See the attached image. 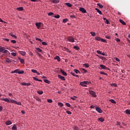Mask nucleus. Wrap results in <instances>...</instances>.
Here are the masks:
<instances>
[{
	"mask_svg": "<svg viewBox=\"0 0 130 130\" xmlns=\"http://www.w3.org/2000/svg\"><path fill=\"white\" fill-rule=\"evenodd\" d=\"M0 53H10V52L5 49V47L0 46Z\"/></svg>",
	"mask_w": 130,
	"mask_h": 130,
	"instance_id": "nucleus-1",
	"label": "nucleus"
},
{
	"mask_svg": "<svg viewBox=\"0 0 130 130\" xmlns=\"http://www.w3.org/2000/svg\"><path fill=\"white\" fill-rule=\"evenodd\" d=\"M95 40H97L98 41H101L102 42H104L105 43H107V41H106V40H104V39L100 38V37H95Z\"/></svg>",
	"mask_w": 130,
	"mask_h": 130,
	"instance_id": "nucleus-2",
	"label": "nucleus"
},
{
	"mask_svg": "<svg viewBox=\"0 0 130 130\" xmlns=\"http://www.w3.org/2000/svg\"><path fill=\"white\" fill-rule=\"evenodd\" d=\"M88 84H89V82L87 81H84L80 83L81 86H83V87H87L86 85H88Z\"/></svg>",
	"mask_w": 130,
	"mask_h": 130,
	"instance_id": "nucleus-3",
	"label": "nucleus"
},
{
	"mask_svg": "<svg viewBox=\"0 0 130 130\" xmlns=\"http://www.w3.org/2000/svg\"><path fill=\"white\" fill-rule=\"evenodd\" d=\"M67 40H68L69 42H75V40L74 39V38L71 36L68 37Z\"/></svg>",
	"mask_w": 130,
	"mask_h": 130,
	"instance_id": "nucleus-4",
	"label": "nucleus"
},
{
	"mask_svg": "<svg viewBox=\"0 0 130 130\" xmlns=\"http://www.w3.org/2000/svg\"><path fill=\"white\" fill-rule=\"evenodd\" d=\"M11 102L12 103H14V104H17V105H22L21 102H17L15 100H11Z\"/></svg>",
	"mask_w": 130,
	"mask_h": 130,
	"instance_id": "nucleus-5",
	"label": "nucleus"
},
{
	"mask_svg": "<svg viewBox=\"0 0 130 130\" xmlns=\"http://www.w3.org/2000/svg\"><path fill=\"white\" fill-rule=\"evenodd\" d=\"M100 66L102 70H109V68H108V67H106V66L103 64H100Z\"/></svg>",
	"mask_w": 130,
	"mask_h": 130,
	"instance_id": "nucleus-6",
	"label": "nucleus"
},
{
	"mask_svg": "<svg viewBox=\"0 0 130 130\" xmlns=\"http://www.w3.org/2000/svg\"><path fill=\"white\" fill-rule=\"evenodd\" d=\"M58 78H59V79L60 80H62V81H66V78H64V77L60 75H58Z\"/></svg>",
	"mask_w": 130,
	"mask_h": 130,
	"instance_id": "nucleus-7",
	"label": "nucleus"
},
{
	"mask_svg": "<svg viewBox=\"0 0 130 130\" xmlns=\"http://www.w3.org/2000/svg\"><path fill=\"white\" fill-rule=\"evenodd\" d=\"M95 110L99 112V113H102V110L99 107H95Z\"/></svg>",
	"mask_w": 130,
	"mask_h": 130,
	"instance_id": "nucleus-8",
	"label": "nucleus"
},
{
	"mask_svg": "<svg viewBox=\"0 0 130 130\" xmlns=\"http://www.w3.org/2000/svg\"><path fill=\"white\" fill-rule=\"evenodd\" d=\"M60 72L61 73L62 75L65 76V77H66V76H68L67 72H64V71L62 70V69H60Z\"/></svg>",
	"mask_w": 130,
	"mask_h": 130,
	"instance_id": "nucleus-9",
	"label": "nucleus"
},
{
	"mask_svg": "<svg viewBox=\"0 0 130 130\" xmlns=\"http://www.w3.org/2000/svg\"><path fill=\"white\" fill-rule=\"evenodd\" d=\"M1 100H2V101H5V102H11V101L12 100L11 99H1Z\"/></svg>",
	"mask_w": 130,
	"mask_h": 130,
	"instance_id": "nucleus-10",
	"label": "nucleus"
},
{
	"mask_svg": "<svg viewBox=\"0 0 130 130\" xmlns=\"http://www.w3.org/2000/svg\"><path fill=\"white\" fill-rule=\"evenodd\" d=\"M89 92L92 95V97H96V94H95V92L92 90H89Z\"/></svg>",
	"mask_w": 130,
	"mask_h": 130,
	"instance_id": "nucleus-11",
	"label": "nucleus"
},
{
	"mask_svg": "<svg viewBox=\"0 0 130 130\" xmlns=\"http://www.w3.org/2000/svg\"><path fill=\"white\" fill-rule=\"evenodd\" d=\"M79 10H80V12H82V13H83L84 14L87 13V11L83 8L81 7V8H80Z\"/></svg>",
	"mask_w": 130,
	"mask_h": 130,
	"instance_id": "nucleus-12",
	"label": "nucleus"
},
{
	"mask_svg": "<svg viewBox=\"0 0 130 130\" xmlns=\"http://www.w3.org/2000/svg\"><path fill=\"white\" fill-rule=\"evenodd\" d=\"M36 26H37L38 29H39L41 27V23H36Z\"/></svg>",
	"mask_w": 130,
	"mask_h": 130,
	"instance_id": "nucleus-13",
	"label": "nucleus"
},
{
	"mask_svg": "<svg viewBox=\"0 0 130 130\" xmlns=\"http://www.w3.org/2000/svg\"><path fill=\"white\" fill-rule=\"evenodd\" d=\"M18 52L21 54V55H26V52L23 51H19Z\"/></svg>",
	"mask_w": 130,
	"mask_h": 130,
	"instance_id": "nucleus-14",
	"label": "nucleus"
},
{
	"mask_svg": "<svg viewBox=\"0 0 130 130\" xmlns=\"http://www.w3.org/2000/svg\"><path fill=\"white\" fill-rule=\"evenodd\" d=\"M54 59H57L58 61H60V58L59 57V56H56L54 58Z\"/></svg>",
	"mask_w": 130,
	"mask_h": 130,
	"instance_id": "nucleus-15",
	"label": "nucleus"
},
{
	"mask_svg": "<svg viewBox=\"0 0 130 130\" xmlns=\"http://www.w3.org/2000/svg\"><path fill=\"white\" fill-rule=\"evenodd\" d=\"M119 22L120 23H121V24H122V25H126V23H125V22H124L123 20H122V19H119Z\"/></svg>",
	"mask_w": 130,
	"mask_h": 130,
	"instance_id": "nucleus-16",
	"label": "nucleus"
},
{
	"mask_svg": "<svg viewBox=\"0 0 130 130\" xmlns=\"http://www.w3.org/2000/svg\"><path fill=\"white\" fill-rule=\"evenodd\" d=\"M95 11H96V12L99 13V14H100V15H102V12H101V11L98 9V8H95Z\"/></svg>",
	"mask_w": 130,
	"mask_h": 130,
	"instance_id": "nucleus-17",
	"label": "nucleus"
},
{
	"mask_svg": "<svg viewBox=\"0 0 130 130\" xmlns=\"http://www.w3.org/2000/svg\"><path fill=\"white\" fill-rule=\"evenodd\" d=\"M12 121H7L6 122V124L7 125H10V124H12Z\"/></svg>",
	"mask_w": 130,
	"mask_h": 130,
	"instance_id": "nucleus-18",
	"label": "nucleus"
},
{
	"mask_svg": "<svg viewBox=\"0 0 130 130\" xmlns=\"http://www.w3.org/2000/svg\"><path fill=\"white\" fill-rule=\"evenodd\" d=\"M66 5L67 6V7H69V8H72V4L70 3H66Z\"/></svg>",
	"mask_w": 130,
	"mask_h": 130,
	"instance_id": "nucleus-19",
	"label": "nucleus"
},
{
	"mask_svg": "<svg viewBox=\"0 0 130 130\" xmlns=\"http://www.w3.org/2000/svg\"><path fill=\"white\" fill-rule=\"evenodd\" d=\"M52 2L54 4H58V3H59V0H52Z\"/></svg>",
	"mask_w": 130,
	"mask_h": 130,
	"instance_id": "nucleus-20",
	"label": "nucleus"
},
{
	"mask_svg": "<svg viewBox=\"0 0 130 130\" xmlns=\"http://www.w3.org/2000/svg\"><path fill=\"white\" fill-rule=\"evenodd\" d=\"M109 101H110V102H111V103H114V104H116V102L113 99L109 100Z\"/></svg>",
	"mask_w": 130,
	"mask_h": 130,
	"instance_id": "nucleus-21",
	"label": "nucleus"
},
{
	"mask_svg": "<svg viewBox=\"0 0 130 130\" xmlns=\"http://www.w3.org/2000/svg\"><path fill=\"white\" fill-rule=\"evenodd\" d=\"M80 71L82 72V73H87V70L83 68H81Z\"/></svg>",
	"mask_w": 130,
	"mask_h": 130,
	"instance_id": "nucleus-22",
	"label": "nucleus"
},
{
	"mask_svg": "<svg viewBox=\"0 0 130 130\" xmlns=\"http://www.w3.org/2000/svg\"><path fill=\"white\" fill-rule=\"evenodd\" d=\"M90 34L93 37H94V36H96V33L95 32L91 31Z\"/></svg>",
	"mask_w": 130,
	"mask_h": 130,
	"instance_id": "nucleus-23",
	"label": "nucleus"
},
{
	"mask_svg": "<svg viewBox=\"0 0 130 130\" xmlns=\"http://www.w3.org/2000/svg\"><path fill=\"white\" fill-rule=\"evenodd\" d=\"M12 130H17V125H14L12 127Z\"/></svg>",
	"mask_w": 130,
	"mask_h": 130,
	"instance_id": "nucleus-24",
	"label": "nucleus"
},
{
	"mask_svg": "<svg viewBox=\"0 0 130 130\" xmlns=\"http://www.w3.org/2000/svg\"><path fill=\"white\" fill-rule=\"evenodd\" d=\"M98 120H99L101 122H103V121H104L105 120L103 118H100L98 119Z\"/></svg>",
	"mask_w": 130,
	"mask_h": 130,
	"instance_id": "nucleus-25",
	"label": "nucleus"
},
{
	"mask_svg": "<svg viewBox=\"0 0 130 130\" xmlns=\"http://www.w3.org/2000/svg\"><path fill=\"white\" fill-rule=\"evenodd\" d=\"M74 49H76V50H79L80 49V48L78 46H74L73 47Z\"/></svg>",
	"mask_w": 130,
	"mask_h": 130,
	"instance_id": "nucleus-26",
	"label": "nucleus"
},
{
	"mask_svg": "<svg viewBox=\"0 0 130 130\" xmlns=\"http://www.w3.org/2000/svg\"><path fill=\"white\" fill-rule=\"evenodd\" d=\"M18 60H20L21 63H24V60L21 59L20 57H18Z\"/></svg>",
	"mask_w": 130,
	"mask_h": 130,
	"instance_id": "nucleus-27",
	"label": "nucleus"
},
{
	"mask_svg": "<svg viewBox=\"0 0 130 130\" xmlns=\"http://www.w3.org/2000/svg\"><path fill=\"white\" fill-rule=\"evenodd\" d=\"M97 6H98V7H99V8H100V9H103V6L101 5V4H100V3H98L97 4Z\"/></svg>",
	"mask_w": 130,
	"mask_h": 130,
	"instance_id": "nucleus-28",
	"label": "nucleus"
},
{
	"mask_svg": "<svg viewBox=\"0 0 130 130\" xmlns=\"http://www.w3.org/2000/svg\"><path fill=\"white\" fill-rule=\"evenodd\" d=\"M44 82L45 83H47V84H50V81L47 79H44Z\"/></svg>",
	"mask_w": 130,
	"mask_h": 130,
	"instance_id": "nucleus-29",
	"label": "nucleus"
},
{
	"mask_svg": "<svg viewBox=\"0 0 130 130\" xmlns=\"http://www.w3.org/2000/svg\"><path fill=\"white\" fill-rule=\"evenodd\" d=\"M105 38H107V39H111V37L108 35H106Z\"/></svg>",
	"mask_w": 130,
	"mask_h": 130,
	"instance_id": "nucleus-30",
	"label": "nucleus"
},
{
	"mask_svg": "<svg viewBox=\"0 0 130 130\" xmlns=\"http://www.w3.org/2000/svg\"><path fill=\"white\" fill-rule=\"evenodd\" d=\"M31 72H32V73H34V74H36L37 73V70L32 69L31 70Z\"/></svg>",
	"mask_w": 130,
	"mask_h": 130,
	"instance_id": "nucleus-31",
	"label": "nucleus"
},
{
	"mask_svg": "<svg viewBox=\"0 0 130 130\" xmlns=\"http://www.w3.org/2000/svg\"><path fill=\"white\" fill-rule=\"evenodd\" d=\"M58 105L60 106V107H62L63 106V104L61 103H58Z\"/></svg>",
	"mask_w": 130,
	"mask_h": 130,
	"instance_id": "nucleus-32",
	"label": "nucleus"
},
{
	"mask_svg": "<svg viewBox=\"0 0 130 130\" xmlns=\"http://www.w3.org/2000/svg\"><path fill=\"white\" fill-rule=\"evenodd\" d=\"M9 35L12 37H14V38H17V36H15V35H13L12 34H9Z\"/></svg>",
	"mask_w": 130,
	"mask_h": 130,
	"instance_id": "nucleus-33",
	"label": "nucleus"
},
{
	"mask_svg": "<svg viewBox=\"0 0 130 130\" xmlns=\"http://www.w3.org/2000/svg\"><path fill=\"white\" fill-rule=\"evenodd\" d=\"M17 10L18 11H23V7H19L17 8Z\"/></svg>",
	"mask_w": 130,
	"mask_h": 130,
	"instance_id": "nucleus-34",
	"label": "nucleus"
},
{
	"mask_svg": "<svg viewBox=\"0 0 130 130\" xmlns=\"http://www.w3.org/2000/svg\"><path fill=\"white\" fill-rule=\"evenodd\" d=\"M37 50L39 52H42V50L41 49L39 48H37Z\"/></svg>",
	"mask_w": 130,
	"mask_h": 130,
	"instance_id": "nucleus-35",
	"label": "nucleus"
},
{
	"mask_svg": "<svg viewBox=\"0 0 130 130\" xmlns=\"http://www.w3.org/2000/svg\"><path fill=\"white\" fill-rule=\"evenodd\" d=\"M83 66H84V67H85V68H88L89 67V64L84 63V64H83Z\"/></svg>",
	"mask_w": 130,
	"mask_h": 130,
	"instance_id": "nucleus-36",
	"label": "nucleus"
},
{
	"mask_svg": "<svg viewBox=\"0 0 130 130\" xmlns=\"http://www.w3.org/2000/svg\"><path fill=\"white\" fill-rule=\"evenodd\" d=\"M74 72H75V73H76V74L80 73V71L79 70H77V69H75Z\"/></svg>",
	"mask_w": 130,
	"mask_h": 130,
	"instance_id": "nucleus-37",
	"label": "nucleus"
},
{
	"mask_svg": "<svg viewBox=\"0 0 130 130\" xmlns=\"http://www.w3.org/2000/svg\"><path fill=\"white\" fill-rule=\"evenodd\" d=\"M6 62H12V61H11L10 59H9V58H6Z\"/></svg>",
	"mask_w": 130,
	"mask_h": 130,
	"instance_id": "nucleus-38",
	"label": "nucleus"
},
{
	"mask_svg": "<svg viewBox=\"0 0 130 130\" xmlns=\"http://www.w3.org/2000/svg\"><path fill=\"white\" fill-rule=\"evenodd\" d=\"M38 94H39V95H42V94H43V91H38Z\"/></svg>",
	"mask_w": 130,
	"mask_h": 130,
	"instance_id": "nucleus-39",
	"label": "nucleus"
},
{
	"mask_svg": "<svg viewBox=\"0 0 130 130\" xmlns=\"http://www.w3.org/2000/svg\"><path fill=\"white\" fill-rule=\"evenodd\" d=\"M47 102H48V103H52V100H51V99H48L47 100Z\"/></svg>",
	"mask_w": 130,
	"mask_h": 130,
	"instance_id": "nucleus-40",
	"label": "nucleus"
},
{
	"mask_svg": "<svg viewBox=\"0 0 130 130\" xmlns=\"http://www.w3.org/2000/svg\"><path fill=\"white\" fill-rule=\"evenodd\" d=\"M66 106H67L68 107H71V104H70V103H66Z\"/></svg>",
	"mask_w": 130,
	"mask_h": 130,
	"instance_id": "nucleus-41",
	"label": "nucleus"
},
{
	"mask_svg": "<svg viewBox=\"0 0 130 130\" xmlns=\"http://www.w3.org/2000/svg\"><path fill=\"white\" fill-rule=\"evenodd\" d=\"M42 45H45V46H46V45H47V43L45 42H42Z\"/></svg>",
	"mask_w": 130,
	"mask_h": 130,
	"instance_id": "nucleus-42",
	"label": "nucleus"
},
{
	"mask_svg": "<svg viewBox=\"0 0 130 130\" xmlns=\"http://www.w3.org/2000/svg\"><path fill=\"white\" fill-rule=\"evenodd\" d=\"M27 83L26 82H22L21 83V86H26Z\"/></svg>",
	"mask_w": 130,
	"mask_h": 130,
	"instance_id": "nucleus-43",
	"label": "nucleus"
},
{
	"mask_svg": "<svg viewBox=\"0 0 130 130\" xmlns=\"http://www.w3.org/2000/svg\"><path fill=\"white\" fill-rule=\"evenodd\" d=\"M36 40H37L38 41H40V42H42V40H41V39H39L38 38H36Z\"/></svg>",
	"mask_w": 130,
	"mask_h": 130,
	"instance_id": "nucleus-44",
	"label": "nucleus"
},
{
	"mask_svg": "<svg viewBox=\"0 0 130 130\" xmlns=\"http://www.w3.org/2000/svg\"><path fill=\"white\" fill-rule=\"evenodd\" d=\"M68 19L65 18V19H63L62 22H63V23H66V22H68Z\"/></svg>",
	"mask_w": 130,
	"mask_h": 130,
	"instance_id": "nucleus-45",
	"label": "nucleus"
},
{
	"mask_svg": "<svg viewBox=\"0 0 130 130\" xmlns=\"http://www.w3.org/2000/svg\"><path fill=\"white\" fill-rule=\"evenodd\" d=\"M105 22L106 24H110V22H109V20H108V19H106V20Z\"/></svg>",
	"mask_w": 130,
	"mask_h": 130,
	"instance_id": "nucleus-46",
	"label": "nucleus"
},
{
	"mask_svg": "<svg viewBox=\"0 0 130 130\" xmlns=\"http://www.w3.org/2000/svg\"><path fill=\"white\" fill-rule=\"evenodd\" d=\"M100 74H101V75H105V76H107V73H104V72H100Z\"/></svg>",
	"mask_w": 130,
	"mask_h": 130,
	"instance_id": "nucleus-47",
	"label": "nucleus"
},
{
	"mask_svg": "<svg viewBox=\"0 0 130 130\" xmlns=\"http://www.w3.org/2000/svg\"><path fill=\"white\" fill-rule=\"evenodd\" d=\"M53 14L54 13L53 12H49L48 13V16H52Z\"/></svg>",
	"mask_w": 130,
	"mask_h": 130,
	"instance_id": "nucleus-48",
	"label": "nucleus"
},
{
	"mask_svg": "<svg viewBox=\"0 0 130 130\" xmlns=\"http://www.w3.org/2000/svg\"><path fill=\"white\" fill-rule=\"evenodd\" d=\"M114 59H115V60H116V61H118V62L120 61V60H119V59H118V58H117V57L114 58Z\"/></svg>",
	"mask_w": 130,
	"mask_h": 130,
	"instance_id": "nucleus-49",
	"label": "nucleus"
},
{
	"mask_svg": "<svg viewBox=\"0 0 130 130\" xmlns=\"http://www.w3.org/2000/svg\"><path fill=\"white\" fill-rule=\"evenodd\" d=\"M11 55H12L13 56H16L17 55V53L12 52L11 53Z\"/></svg>",
	"mask_w": 130,
	"mask_h": 130,
	"instance_id": "nucleus-50",
	"label": "nucleus"
},
{
	"mask_svg": "<svg viewBox=\"0 0 130 130\" xmlns=\"http://www.w3.org/2000/svg\"><path fill=\"white\" fill-rule=\"evenodd\" d=\"M96 52L98 54H102V52H101V51L97 50Z\"/></svg>",
	"mask_w": 130,
	"mask_h": 130,
	"instance_id": "nucleus-51",
	"label": "nucleus"
},
{
	"mask_svg": "<svg viewBox=\"0 0 130 130\" xmlns=\"http://www.w3.org/2000/svg\"><path fill=\"white\" fill-rule=\"evenodd\" d=\"M126 114H130V111H129V110H126Z\"/></svg>",
	"mask_w": 130,
	"mask_h": 130,
	"instance_id": "nucleus-52",
	"label": "nucleus"
},
{
	"mask_svg": "<svg viewBox=\"0 0 130 130\" xmlns=\"http://www.w3.org/2000/svg\"><path fill=\"white\" fill-rule=\"evenodd\" d=\"M71 99H72V100H76L75 98H77V96H74L73 97H71Z\"/></svg>",
	"mask_w": 130,
	"mask_h": 130,
	"instance_id": "nucleus-53",
	"label": "nucleus"
},
{
	"mask_svg": "<svg viewBox=\"0 0 130 130\" xmlns=\"http://www.w3.org/2000/svg\"><path fill=\"white\" fill-rule=\"evenodd\" d=\"M54 18H56V19H59V15H55Z\"/></svg>",
	"mask_w": 130,
	"mask_h": 130,
	"instance_id": "nucleus-54",
	"label": "nucleus"
},
{
	"mask_svg": "<svg viewBox=\"0 0 130 130\" xmlns=\"http://www.w3.org/2000/svg\"><path fill=\"white\" fill-rule=\"evenodd\" d=\"M18 74H24V71H18Z\"/></svg>",
	"mask_w": 130,
	"mask_h": 130,
	"instance_id": "nucleus-55",
	"label": "nucleus"
},
{
	"mask_svg": "<svg viewBox=\"0 0 130 130\" xmlns=\"http://www.w3.org/2000/svg\"><path fill=\"white\" fill-rule=\"evenodd\" d=\"M74 130H79V127L78 126H75L74 127Z\"/></svg>",
	"mask_w": 130,
	"mask_h": 130,
	"instance_id": "nucleus-56",
	"label": "nucleus"
},
{
	"mask_svg": "<svg viewBox=\"0 0 130 130\" xmlns=\"http://www.w3.org/2000/svg\"><path fill=\"white\" fill-rule=\"evenodd\" d=\"M70 18H71L72 19H74V18H76V16L74 15H70Z\"/></svg>",
	"mask_w": 130,
	"mask_h": 130,
	"instance_id": "nucleus-57",
	"label": "nucleus"
},
{
	"mask_svg": "<svg viewBox=\"0 0 130 130\" xmlns=\"http://www.w3.org/2000/svg\"><path fill=\"white\" fill-rule=\"evenodd\" d=\"M15 72L16 74H19V69L15 70Z\"/></svg>",
	"mask_w": 130,
	"mask_h": 130,
	"instance_id": "nucleus-58",
	"label": "nucleus"
},
{
	"mask_svg": "<svg viewBox=\"0 0 130 130\" xmlns=\"http://www.w3.org/2000/svg\"><path fill=\"white\" fill-rule=\"evenodd\" d=\"M4 40H5V41H7V42H9L10 41V39H4Z\"/></svg>",
	"mask_w": 130,
	"mask_h": 130,
	"instance_id": "nucleus-59",
	"label": "nucleus"
},
{
	"mask_svg": "<svg viewBox=\"0 0 130 130\" xmlns=\"http://www.w3.org/2000/svg\"><path fill=\"white\" fill-rule=\"evenodd\" d=\"M33 79L34 80H35V81H38V78L35 77H33Z\"/></svg>",
	"mask_w": 130,
	"mask_h": 130,
	"instance_id": "nucleus-60",
	"label": "nucleus"
},
{
	"mask_svg": "<svg viewBox=\"0 0 130 130\" xmlns=\"http://www.w3.org/2000/svg\"><path fill=\"white\" fill-rule=\"evenodd\" d=\"M115 41H117V42H119L120 41V39L116 38L115 39Z\"/></svg>",
	"mask_w": 130,
	"mask_h": 130,
	"instance_id": "nucleus-61",
	"label": "nucleus"
},
{
	"mask_svg": "<svg viewBox=\"0 0 130 130\" xmlns=\"http://www.w3.org/2000/svg\"><path fill=\"white\" fill-rule=\"evenodd\" d=\"M66 112L68 114H72V112L70 111H67Z\"/></svg>",
	"mask_w": 130,
	"mask_h": 130,
	"instance_id": "nucleus-62",
	"label": "nucleus"
},
{
	"mask_svg": "<svg viewBox=\"0 0 130 130\" xmlns=\"http://www.w3.org/2000/svg\"><path fill=\"white\" fill-rule=\"evenodd\" d=\"M16 42L15 40H12V41H11V43H12L15 44V43H16Z\"/></svg>",
	"mask_w": 130,
	"mask_h": 130,
	"instance_id": "nucleus-63",
	"label": "nucleus"
},
{
	"mask_svg": "<svg viewBox=\"0 0 130 130\" xmlns=\"http://www.w3.org/2000/svg\"><path fill=\"white\" fill-rule=\"evenodd\" d=\"M26 86H31V84L30 83H26Z\"/></svg>",
	"mask_w": 130,
	"mask_h": 130,
	"instance_id": "nucleus-64",
	"label": "nucleus"
}]
</instances>
